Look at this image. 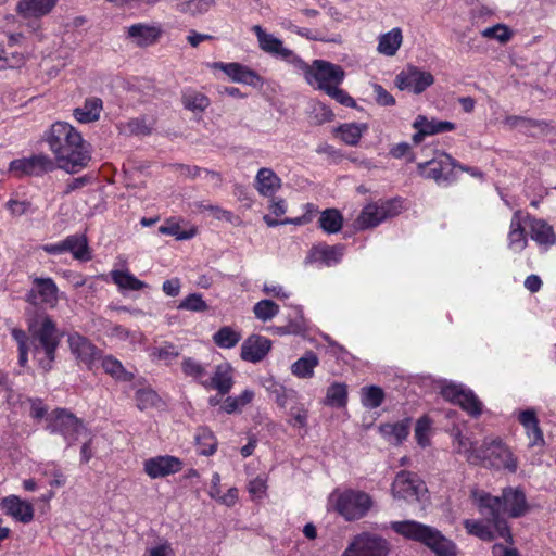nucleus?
Returning a JSON list of instances; mask_svg holds the SVG:
<instances>
[{
	"mask_svg": "<svg viewBox=\"0 0 556 556\" xmlns=\"http://www.w3.org/2000/svg\"><path fill=\"white\" fill-rule=\"evenodd\" d=\"M43 141L54 155L59 168L76 174L88 166L91 155L81 134L67 122L53 123L43 134Z\"/></svg>",
	"mask_w": 556,
	"mask_h": 556,
	"instance_id": "f257e3e1",
	"label": "nucleus"
},
{
	"mask_svg": "<svg viewBox=\"0 0 556 556\" xmlns=\"http://www.w3.org/2000/svg\"><path fill=\"white\" fill-rule=\"evenodd\" d=\"M472 496L480 514L494 523L498 536L510 542V530L503 515L518 518L528 511L529 505L523 490L507 486L503 489L501 496H493L484 491L476 490L472 492Z\"/></svg>",
	"mask_w": 556,
	"mask_h": 556,
	"instance_id": "f03ea898",
	"label": "nucleus"
},
{
	"mask_svg": "<svg viewBox=\"0 0 556 556\" xmlns=\"http://www.w3.org/2000/svg\"><path fill=\"white\" fill-rule=\"evenodd\" d=\"M390 529L406 540L418 542L435 556H455L456 545L434 527L416 520L391 521Z\"/></svg>",
	"mask_w": 556,
	"mask_h": 556,
	"instance_id": "7ed1b4c3",
	"label": "nucleus"
},
{
	"mask_svg": "<svg viewBox=\"0 0 556 556\" xmlns=\"http://www.w3.org/2000/svg\"><path fill=\"white\" fill-rule=\"evenodd\" d=\"M29 331L34 359L39 368L48 372L52 369L61 340L56 324L50 316L43 315L29 326Z\"/></svg>",
	"mask_w": 556,
	"mask_h": 556,
	"instance_id": "20e7f679",
	"label": "nucleus"
},
{
	"mask_svg": "<svg viewBox=\"0 0 556 556\" xmlns=\"http://www.w3.org/2000/svg\"><path fill=\"white\" fill-rule=\"evenodd\" d=\"M328 510L336 511L346 521H354L367 515L372 506L371 497L359 490H334L328 496Z\"/></svg>",
	"mask_w": 556,
	"mask_h": 556,
	"instance_id": "39448f33",
	"label": "nucleus"
},
{
	"mask_svg": "<svg viewBox=\"0 0 556 556\" xmlns=\"http://www.w3.org/2000/svg\"><path fill=\"white\" fill-rule=\"evenodd\" d=\"M468 462L481 464L495 469H506L516 472L518 468L517 458L501 439L486 438L479 447V454H470Z\"/></svg>",
	"mask_w": 556,
	"mask_h": 556,
	"instance_id": "423d86ee",
	"label": "nucleus"
},
{
	"mask_svg": "<svg viewBox=\"0 0 556 556\" xmlns=\"http://www.w3.org/2000/svg\"><path fill=\"white\" fill-rule=\"evenodd\" d=\"M295 71L304 75L308 85L325 93L329 92V89L340 86L345 77L340 65L325 60H315L312 64H307L303 60V67H295Z\"/></svg>",
	"mask_w": 556,
	"mask_h": 556,
	"instance_id": "0eeeda50",
	"label": "nucleus"
},
{
	"mask_svg": "<svg viewBox=\"0 0 556 556\" xmlns=\"http://www.w3.org/2000/svg\"><path fill=\"white\" fill-rule=\"evenodd\" d=\"M48 429L51 433L61 434L68 446L73 445L81 435L88 434L83 420L64 408H56L49 414Z\"/></svg>",
	"mask_w": 556,
	"mask_h": 556,
	"instance_id": "6e6552de",
	"label": "nucleus"
},
{
	"mask_svg": "<svg viewBox=\"0 0 556 556\" xmlns=\"http://www.w3.org/2000/svg\"><path fill=\"white\" fill-rule=\"evenodd\" d=\"M252 31L256 36L258 47L263 52L288 63L294 70L295 67H303L302 58H300L291 49L285 47L281 39L270 33L265 31L260 25H254L252 27Z\"/></svg>",
	"mask_w": 556,
	"mask_h": 556,
	"instance_id": "1a4fd4ad",
	"label": "nucleus"
},
{
	"mask_svg": "<svg viewBox=\"0 0 556 556\" xmlns=\"http://www.w3.org/2000/svg\"><path fill=\"white\" fill-rule=\"evenodd\" d=\"M391 492L395 498L412 503L425 501L428 489L426 483L416 473L403 470L396 475Z\"/></svg>",
	"mask_w": 556,
	"mask_h": 556,
	"instance_id": "9d476101",
	"label": "nucleus"
},
{
	"mask_svg": "<svg viewBox=\"0 0 556 556\" xmlns=\"http://www.w3.org/2000/svg\"><path fill=\"white\" fill-rule=\"evenodd\" d=\"M457 167L458 163L447 153H440L437 157L418 164V169L424 177L444 186L456 180Z\"/></svg>",
	"mask_w": 556,
	"mask_h": 556,
	"instance_id": "9b49d317",
	"label": "nucleus"
},
{
	"mask_svg": "<svg viewBox=\"0 0 556 556\" xmlns=\"http://www.w3.org/2000/svg\"><path fill=\"white\" fill-rule=\"evenodd\" d=\"M55 168L54 161L47 154L38 153L10 162L8 172L15 178L40 177Z\"/></svg>",
	"mask_w": 556,
	"mask_h": 556,
	"instance_id": "f8f14e48",
	"label": "nucleus"
},
{
	"mask_svg": "<svg viewBox=\"0 0 556 556\" xmlns=\"http://www.w3.org/2000/svg\"><path fill=\"white\" fill-rule=\"evenodd\" d=\"M441 394L446 400L459 405L471 417L477 418L482 413V403L472 390L464 384L446 382L441 388Z\"/></svg>",
	"mask_w": 556,
	"mask_h": 556,
	"instance_id": "ddd939ff",
	"label": "nucleus"
},
{
	"mask_svg": "<svg viewBox=\"0 0 556 556\" xmlns=\"http://www.w3.org/2000/svg\"><path fill=\"white\" fill-rule=\"evenodd\" d=\"M394 83L400 90L420 94L434 84V77L430 72L408 65L396 75Z\"/></svg>",
	"mask_w": 556,
	"mask_h": 556,
	"instance_id": "4468645a",
	"label": "nucleus"
},
{
	"mask_svg": "<svg viewBox=\"0 0 556 556\" xmlns=\"http://www.w3.org/2000/svg\"><path fill=\"white\" fill-rule=\"evenodd\" d=\"M31 288L25 300L31 305H43L53 308L59 302V288L52 278L34 277Z\"/></svg>",
	"mask_w": 556,
	"mask_h": 556,
	"instance_id": "2eb2a0df",
	"label": "nucleus"
},
{
	"mask_svg": "<svg viewBox=\"0 0 556 556\" xmlns=\"http://www.w3.org/2000/svg\"><path fill=\"white\" fill-rule=\"evenodd\" d=\"M70 351L79 365L92 369L96 362L101 358V351L86 337L78 332L68 334Z\"/></svg>",
	"mask_w": 556,
	"mask_h": 556,
	"instance_id": "dca6fc26",
	"label": "nucleus"
},
{
	"mask_svg": "<svg viewBox=\"0 0 556 556\" xmlns=\"http://www.w3.org/2000/svg\"><path fill=\"white\" fill-rule=\"evenodd\" d=\"M341 556H382V539L378 534L363 532L353 538Z\"/></svg>",
	"mask_w": 556,
	"mask_h": 556,
	"instance_id": "f3484780",
	"label": "nucleus"
},
{
	"mask_svg": "<svg viewBox=\"0 0 556 556\" xmlns=\"http://www.w3.org/2000/svg\"><path fill=\"white\" fill-rule=\"evenodd\" d=\"M182 467V460L173 455H159L143 462V471L151 479L164 478L177 473Z\"/></svg>",
	"mask_w": 556,
	"mask_h": 556,
	"instance_id": "a211bd4d",
	"label": "nucleus"
},
{
	"mask_svg": "<svg viewBox=\"0 0 556 556\" xmlns=\"http://www.w3.org/2000/svg\"><path fill=\"white\" fill-rule=\"evenodd\" d=\"M413 128L416 132L413 135L412 140L415 144H419L426 137L455 130L456 125L448 121H439L433 117L429 118L426 115H417L413 122Z\"/></svg>",
	"mask_w": 556,
	"mask_h": 556,
	"instance_id": "6ab92c4d",
	"label": "nucleus"
},
{
	"mask_svg": "<svg viewBox=\"0 0 556 556\" xmlns=\"http://www.w3.org/2000/svg\"><path fill=\"white\" fill-rule=\"evenodd\" d=\"M235 384V369L228 362L213 367L205 383L206 390H216L220 395L228 394Z\"/></svg>",
	"mask_w": 556,
	"mask_h": 556,
	"instance_id": "aec40b11",
	"label": "nucleus"
},
{
	"mask_svg": "<svg viewBox=\"0 0 556 556\" xmlns=\"http://www.w3.org/2000/svg\"><path fill=\"white\" fill-rule=\"evenodd\" d=\"M211 66L212 68L224 72L233 83L252 87L262 85V77L255 71L243 64L237 62H214Z\"/></svg>",
	"mask_w": 556,
	"mask_h": 556,
	"instance_id": "412c9836",
	"label": "nucleus"
},
{
	"mask_svg": "<svg viewBox=\"0 0 556 556\" xmlns=\"http://www.w3.org/2000/svg\"><path fill=\"white\" fill-rule=\"evenodd\" d=\"M525 217L531 239L535 241L543 251H547L556 243V233L547 222L531 217L528 213H525Z\"/></svg>",
	"mask_w": 556,
	"mask_h": 556,
	"instance_id": "4be33fe9",
	"label": "nucleus"
},
{
	"mask_svg": "<svg viewBox=\"0 0 556 556\" xmlns=\"http://www.w3.org/2000/svg\"><path fill=\"white\" fill-rule=\"evenodd\" d=\"M0 508L15 521L29 523L34 519V507L28 501L16 495H9L1 500Z\"/></svg>",
	"mask_w": 556,
	"mask_h": 556,
	"instance_id": "5701e85b",
	"label": "nucleus"
},
{
	"mask_svg": "<svg viewBox=\"0 0 556 556\" xmlns=\"http://www.w3.org/2000/svg\"><path fill=\"white\" fill-rule=\"evenodd\" d=\"M271 349V341L266 337L252 334L241 345V358L250 363H258Z\"/></svg>",
	"mask_w": 556,
	"mask_h": 556,
	"instance_id": "b1692460",
	"label": "nucleus"
},
{
	"mask_svg": "<svg viewBox=\"0 0 556 556\" xmlns=\"http://www.w3.org/2000/svg\"><path fill=\"white\" fill-rule=\"evenodd\" d=\"M163 30L159 24L137 23L127 28V37L138 47L154 45Z\"/></svg>",
	"mask_w": 556,
	"mask_h": 556,
	"instance_id": "393cba45",
	"label": "nucleus"
},
{
	"mask_svg": "<svg viewBox=\"0 0 556 556\" xmlns=\"http://www.w3.org/2000/svg\"><path fill=\"white\" fill-rule=\"evenodd\" d=\"M344 250L345 248L343 244H317L312 248L309 255L307 256V261L331 267L341 262L344 255Z\"/></svg>",
	"mask_w": 556,
	"mask_h": 556,
	"instance_id": "a878e982",
	"label": "nucleus"
},
{
	"mask_svg": "<svg viewBox=\"0 0 556 556\" xmlns=\"http://www.w3.org/2000/svg\"><path fill=\"white\" fill-rule=\"evenodd\" d=\"M254 187L260 195L273 198L282 187L281 178L270 167H262L254 178Z\"/></svg>",
	"mask_w": 556,
	"mask_h": 556,
	"instance_id": "bb28decb",
	"label": "nucleus"
},
{
	"mask_svg": "<svg viewBox=\"0 0 556 556\" xmlns=\"http://www.w3.org/2000/svg\"><path fill=\"white\" fill-rule=\"evenodd\" d=\"M526 223L525 213L516 211L511 217L508 232V248L515 253H520L527 247Z\"/></svg>",
	"mask_w": 556,
	"mask_h": 556,
	"instance_id": "cd10ccee",
	"label": "nucleus"
},
{
	"mask_svg": "<svg viewBox=\"0 0 556 556\" xmlns=\"http://www.w3.org/2000/svg\"><path fill=\"white\" fill-rule=\"evenodd\" d=\"M59 0H20L16 13L24 18H40L52 12Z\"/></svg>",
	"mask_w": 556,
	"mask_h": 556,
	"instance_id": "c85d7f7f",
	"label": "nucleus"
},
{
	"mask_svg": "<svg viewBox=\"0 0 556 556\" xmlns=\"http://www.w3.org/2000/svg\"><path fill=\"white\" fill-rule=\"evenodd\" d=\"M64 253H70L74 260L80 262L90 261L92 255L84 235H71L63 239Z\"/></svg>",
	"mask_w": 556,
	"mask_h": 556,
	"instance_id": "c756f323",
	"label": "nucleus"
},
{
	"mask_svg": "<svg viewBox=\"0 0 556 556\" xmlns=\"http://www.w3.org/2000/svg\"><path fill=\"white\" fill-rule=\"evenodd\" d=\"M518 420L526 429L530 446L544 444L543 432L539 427V420L533 409L520 412Z\"/></svg>",
	"mask_w": 556,
	"mask_h": 556,
	"instance_id": "7c9ffc66",
	"label": "nucleus"
},
{
	"mask_svg": "<svg viewBox=\"0 0 556 556\" xmlns=\"http://www.w3.org/2000/svg\"><path fill=\"white\" fill-rule=\"evenodd\" d=\"M103 110V102L100 98H87L81 106L74 109L73 116L81 124L97 122Z\"/></svg>",
	"mask_w": 556,
	"mask_h": 556,
	"instance_id": "2f4dec72",
	"label": "nucleus"
},
{
	"mask_svg": "<svg viewBox=\"0 0 556 556\" xmlns=\"http://www.w3.org/2000/svg\"><path fill=\"white\" fill-rule=\"evenodd\" d=\"M182 374L192 379L193 381L205 387L206 380L210 376V365L202 363L193 357H184L180 364Z\"/></svg>",
	"mask_w": 556,
	"mask_h": 556,
	"instance_id": "473e14b6",
	"label": "nucleus"
},
{
	"mask_svg": "<svg viewBox=\"0 0 556 556\" xmlns=\"http://www.w3.org/2000/svg\"><path fill=\"white\" fill-rule=\"evenodd\" d=\"M110 278L122 293L127 291H139L148 287L144 281L138 279L128 269H113L110 271Z\"/></svg>",
	"mask_w": 556,
	"mask_h": 556,
	"instance_id": "72a5a7b5",
	"label": "nucleus"
},
{
	"mask_svg": "<svg viewBox=\"0 0 556 556\" xmlns=\"http://www.w3.org/2000/svg\"><path fill=\"white\" fill-rule=\"evenodd\" d=\"M263 386L270 397H273L281 408H286L290 401H295L298 399V392L295 390L287 389L273 378L265 379Z\"/></svg>",
	"mask_w": 556,
	"mask_h": 556,
	"instance_id": "f704fd0d",
	"label": "nucleus"
},
{
	"mask_svg": "<svg viewBox=\"0 0 556 556\" xmlns=\"http://www.w3.org/2000/svg\"><path fill=\"white\" fill-rule=\"evenodd\" d=\"M318 364L319 359L317 355L309 351L291 365V372L298 378L308 379L314 376L315 368Z\"/></svg>",
	"mask_w": 556,
	"mask_h": 556,
	"instance_id": "c9c22d12",
	"label": "nucleus"
},
{
	"mask_svg": "<svg viewBox=\"0 0 556 556\" xmlns=\"http://www.w3.org/2000/svg\"><path fill=\"white\" fill-rule=\"evenodd\" d=\"M181 102L185 109L193 113H202L211 103L203 92L193 88H187L182 91Z\"/></svg>",
	"mask_w": 556,
	"mask_h": 556,
	"instance_id": "e433bc0d",
	"label": "nucleus"
},
{
	"mask_svg": "<svg viewBox=\"0 0 556 556\" xmlns=\"http://www.w3.org/2000/svg\"><path fill=\"white\" fill-rule=\"evenodd\" d=\"M484 518L486 522L473 519H466L464 521V527L469 534L475 535L484 541H491L496 535L498 536V534L494 527V523L490 521L486 517Z\"/></svg>",
	"mask_w": 556,
	"mask_h": 556,
	"instance_id": "4c0bfd02",
	"label": "nucleus"
},
{
	"mask_svg": "<svg viewBox=\"0 0 556 556\" xmlns=\"http://www.w3.org/2000/svg\"><path fill=\"white\" fill-rule=\"evenodd\" d=\"M348 386L343 382H333L327 388L324 405L344 408L348 404Z\"/></svg>",
	"mask_w": 556,
	"mask_h": 556,
	"instance_id": "58836bf2",
	"label": "nucleus"
},
{
	"mask_svg": "<svg viewBox=\"0 0 556 556\" xmlns=\"http://www.w3.org/2000/svg\"><path fill=\"white\" fill-rule=\"evenodd\" d=\"M134 399L137 408L141 412L159 408L162 405V399L160 395L149 387L137 389Z\"/></svg>",
	"mask_w": 556,
	"mask_h": 556,
	"instance_id": "ea45409f",
	"label": "nucleus"
},
{
	"mask_svg": "<svg viewBox=\"0 0 556 556\" xmlns=\"http://www.w3.org/2000/svg\"><path fill=\"white\" fill-rule=\"evenodd\" d=\"M319 227L327 233H338L343 226V216L337 208H326L320 213Z\"/></svg>",
	"mask_w": 556,
	"mask_h": 556,
	"instance_id": "a19ab883",
	"label": "nucleus"
},
{
	"mask_svg": "<svg viewBox=\"0 0 556 556\" xmlns=\"http://www.w3.org/2000/svg\"><path fill=\"white\" fill-rule=\"evenodd\" d=\"M241 340V332L230 326H224L213 334V342L220 349H232Z\"/></svg>",
	"mask_w": 556,
	"mask_h": 556,
	"instance_id": "79ce46f5",
	"label": "nucleus"
},
{
	"mask_svg": "<svg viewBox=\"0 0 556 556\" xmlns=\"http://www.w3.org/2000/svg\"><path fill=\"white\" fill-rule=\"evenodd\" d=\"M254 395L253 390L245 389L239 395L227 396L223 403L222 409L227 414L241 412L244 406L253 401Z\"/></svg>",
	"mask_w": 556,
	"mask_h": 556,
	"instance_id": "37998d69",
	"label": "nucleus"
},
{
	"mask_svg": "<svg viewBox=\"0 0 556 556\" xmlns=\"http://www.w3.org/2000/svg\"><path fill=\"white\" fill-rule=\"evenodd\" d=\"M382 219L380 207L377 203L367 204L356 219V226L359 229H367L379 225Z\"/></svg>",
	"mask_w": 556,
	"mask_h": 556,
	"instance_id": "c03bdc74",
	"label": "nucleus"
},
{
	"mask_svg": "<svg viewBox=\"0 0 556 556\" xmlns=\"http://www.w3.org/2000/svg\"><path fill=\"white\" fill-rule=\"evenodd\" d=\"M180 354V350L172 342H162L160 345L150 349V357L153 361H162L165 364H170Z\"/></svg>",
	"mask_w": 556,
	"mask_h": 556,
	"instance_id": "a18cd8bd",
	"label": "nucleus"
},
{
	"mask_svg": "<svg viewBox=\"0 0 556 556\" xmlns=\"http://www.w3.org/2000/svg\"><path fill=\"white\" fill-rule=\"evenodd\" d=\"M292 404L289 409L288 424L293 428H306L308 425V408L304 403L299 401H290Z\"/></svg>",
	"mask_w": 556,
	"mask_h": 556,
	"instance_id": "49530a36",
	"label": "nucleus"
},
{
	"mask_svg": "<svg viewBox=\"0 0 556 556\" xmlns=\"http://www.w3.org/2000/svg\"><path fill=\"white\" fill-rule=\"evenodd\" d=\"M409 429L410 418H405L395 424L384 425V437L387 435L394 444H400L408 437Z\"/></svg>",
	"mask_w": 556,
	"mask_h": 556,
	"instance_id": "de8ad7c7",
	"label": "nucleus"
},
{
	"mask_svg": "<svg viewBox=\"0 0 556 556\" xmlns=\"http://www.w3.org/2000/svg\"><path fill=\"white\" fill-rule=\"evenodd\" d=\"M199 454L210 456L216 452L217 441L213 432L207 428H199L195 434Z\"/></svg>",
	"mask_w": 556,
	"mask_h": 556,
	"instance_id": "09e8293b",
	"label": "nucleus"
},
{
	"mask_svg": "<svg viewBox=\"0 0 556 556\" xmlns=\"http://www.w3.org/2000/svg\"><path fill=\"white\" fill-rule=\"evenodd\" d=\"M175 8L182 13L195 15L207 12L214 4V0H173Z\"/></svg>",
	"mask_w": 556,
	"mask_h": 556,
	"instance_id": "8fccbe9b",
	"label": "nucleus"
},
{
	"mask_svg": "<svg viewBox=\"0 0 556 556\" xmlns=\"http://www.w3.org/2000/svg\"><path fill=\"white\" fill-rule=\"evenodd\" d=\"M102 367L108 375L117 380L130 381L132 379V375L128 372L123 364L112 355H108L102 358Z\"/></svg>",
	"mask_w": 556,
	"mask_h": 556,
	"instance_id": "3c124183",
	"label": "nucleus"
},
{
	"mask_svg": "<svg viewBox=\"0 0 556 556\" xmlns=\"http://www.w3.org/2000/svg\"><path fill=\"white\" fill-rule=\"evenodd\" d=\"M432 432V420L428 416L420 417L415 425V439L419 446L427 447L430 445Z\"/></svg>",
	"mask_w": 556,
	"mask_h": 556,
	"instance_id": "603ef678",
	"label": "nucleus"
},
{
	"mask_svg": "<svg viewBox=\"0 0 556 556\" xmlns=\"http://www.w3.org/2000/svg\"><path fill=\"white\" fill-rule=\"evenodd\" d=\"M361 402L368 409L377 408L382 403V389L368 386L361 389Z\"/></svg>",
	"mask_w": 556,
	"mask_h": 556,
	"instance_id": "864d4df0",
	"label": "nucleus"
},
{
	"mask_svg": "<svg viewBox=\"0 0 556 556\" xmlns=\"http://www.w3.org/2000/svg\"><path fill=\"white\" fill-rule=\"evenodd\" d=\"M255 317L262 321L271 320L279 313V306L271 300H261L253 306Z\"/></svg>",
	"mask_w": 556,
	"mask_h": 556,
	"instance_id": "5fc2aeb1",
	"label": "nucleus"
},
{
	"mask_svg": "<svg viewBox=\"0 0 556 556\" xmlns=\"http://www.w3.org/2000/svg\"><path fill=\"white\" fill-rule=\"evenodd\" d=\"M180 311L193 313H203L208 309V305L200 293H190L177 306Z\"/></svg>",
	"mask_w": 556,
	"mask_h": 556,
	"instance_id": "6e6d98bb",
	"label": "nucleus"
},
{
	"mask_svg": "<svg viewBox=\"0 0 556 556\" xmlns=\"http://www.w3.org/2000/svg\"><path fill=\"white\" fill-rule=\"evenodd\" d=\"M403 43V33L400 27H394L384 33V55L393 56Z\"/></svg>",
	"mask_w": 556,
	"mask_h": 556,
	"instance_id": "4d7b16f0",
	"label": "nucleus"
},
{
	"mask_svg": "<svg viewBox=\"0 0 556 556\" xmlns=\"http://www.w3.org/2000/svg\"><path fill=\"white\" fill-rule=\"evenodd\" d=\"M482 37L488 39H495L501 43H506L510 40L513 33L505 24L498 23L494 26L484 28L481 31Z\"/></svg>",
	"mask_w": 556,
	"mask_h": 556,
	"instance_id": "13d9d810",
	"label": "nucleus"
},
{
	"mask_svg": "<svg viewBox=\"0 0 556 556\" xmlns=\"http://www.w3.org/2000/svg\"><path fill=\"white\" fill-rule=\"evenodd\" d=\"M159 233L173 236L177 240H188L195 236V230H181L179 224L175 222H167L166 225H162L157 229Z\"/></svg>",
	"mask_w": 556,
	"mask_h": 556,
	"instance_id": "bf43d9fd",
	"label": "nucleus"
},
{
	"mask_svg": "<svg viewBox=\"0 0 556 556\" xmlns=\"http://www.w3.org/2000/svg\"><path fill=\"white\" fill-rule=\"evenodd\" d=\"M338 134L346 144L354 146L362 137V127L356 124H344L338 128Z\"/></svg>",
	"mask_w": 556,
	"mask_h": 556,
	"instance_id": "052dcab7",
	"label": "nucleus"
},
{
	"mask_svg": "<svg viewBox=\"0 0 556 556\" xmlns=\"http://www.w3.org/2000/svg\"><path fill=\"white\" fill-rule=\"evenodd\" d=\"M151 130L152 127L146 123L144 118H132L123 125V131L135 136H146Z\"/></svg>",
	"mask_w": 556,
	"mask_h": 556,
	"instance_id": "680f3d73",
	"label": "nucleus"
},
{
	"mask_svg": "<svg viewBox=\"0 0 556 556\" xmlns=\"http://www.w3.org/2000/svg\"><path fill=\"white\" fill-rule=\"evenodd\" d=\"M454 444L457 452L464 454L467 459L470 454H479V447H476L475 443L469 438L463 435L460 431H457L455 434Z\"/></svg>",
	"mask_w": 556,
	"mask_h": 556,
	"instance_id": "e2e57ef3",
	"label": "nucleus"
},
{
	"mask_svg": "<svg viewBox=\"0 0 556 556\" xmlns=\"http://www.w3.org/2000/svg\"><path fill=\"white\" fill-rule=\"evenodd\" d=\"M288 328L292 334H302L306 331L307 325L301 306L294 307V317L289 319Z\"/></svg>",
	"mask_w": 556,
	"mask_h": 556,
	"instance_id": "0e129e2a",
	"label": "nucleus"
},
{
	"mask_svg": "<svg viewBox=\"0 0 556 556\" xmlns=\"http://www.w3.org/2000/svg\"><path fill=\"white\" fill-rule=\"evenodd\" d=\"M249 493L253 498H262L267 490V479L264 476H257L253 480L249 482L248 485Z\"/></svg>",
	"mask_w": 556,
	"mask_h": 556,
	"instance_id": "69168bd1",
	"label": "nucleus"
},
{
	"mask_svg": "<svg viewBox=\"0 0 556 556\" xmlns=\"http://www.w3.org/2000/svg\"><path fill=\"white\" fill-rule=\"evenodd\" d=\"M406 208L405 200L402 198H393L384 202V218L394 217Z\"/></svg>",
	"mask_w": 556,
	"mask_h": 556,
	"instance_id": "338daca9",
	"label": "nucleus"
},
{
	"mask_svg": "<svg viewBox=\"0 0 556 556\" xmlns=\"http://www.w3.org/2000/svg\"><path fill=\"white\" fill-rule=\"evenodd\" d=\"M330 98L334 99L338 103L348 106V108H354L356 106L355 100L343 89H341L339 86H336L334 88L329 89V92H327Z\"/></svg>",
	"mask_w": 556,
	"mask_h": 556,
	"instance_id": "774afa93",
	"label": "nucleus"
}]
</instances>
